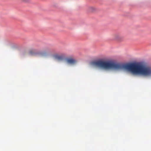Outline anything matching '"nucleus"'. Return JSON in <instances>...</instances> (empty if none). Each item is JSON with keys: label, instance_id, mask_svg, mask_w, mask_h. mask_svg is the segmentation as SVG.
Wrapping results in <instances>:
<instances>
[{"label": "nucleus", "instance_id": "f257e3e1", "mask_svg": "<svg viewBox=\"0 0 151 151\" xmlns=\"http://www.w3.org/2000/svg\"><path fill=\"white\" fill-rule=\"evenodd\" d=\"M91 64L105 70L124 69L130 72L133 75L151 77V66L144 63L123 64L99 60L91 62Z\"/></svg>", "mask_w": 151, "mask_h": 151}, {"label": "nucleus", "instance_id": "f03ea898", "mask_svg": "<svg viewBox=\"0 0 151 151\" xmlns=\"http://www.w3.org/2000/svg\"><path fill=\"white\" fill-rule=\"evenodd\" d=\"M50 50L48 47H45L43 49V50L41 52L37 53H36L33 51H30L29 53L30 55H37L41 57H45L47 55L48 53L50 52Z\"/></svg>", "mask_w": 151, "mask_h": 151}, {"label": "nucleus", "instance_id": "20e7f679", "mask_svg": "<svg viewBox=\"0 0 151 151\" xmlns=\"http://www.w3.org/2000/svg\"><path fill=\"white\" fill-rule=\"evenodd\" d=\"M115 37L114 38L115 39L118 40V39L119 38V36L118 35H114Z\"/></svg>", "mask_w": 151, "mask_h": 151}, {"label": "nucleus", "instance_id": "7ed1b4c3", "mask_svg": "<svg viewBox=\"0 0 151 151\" xmlns=\"http://www.w3.org/2000/svg\"><path fill=\"white\" fill-rule=\"evenodd\" d=\"M66 61L68 63L71 65H74L77 62L76 60L71 58L67 59H66Z\"/></svg>", "mask_w": 151, "mask_h": 151}, {"label": "nucleus", "instance_id": "423d86ee", "mask_svg": "<svg viewBox=\"0 0 151 151\" xmlns=\"http://www.w3.org/2000/svg\"><path fill=\"white\" fill-rule=\"evenodd\" d=\"M22 1L25 2H27L29 0H22Z\"/></svg>", "mask_w": 151, "mask_h": 151}, {"label": "nucleus", "instance_id": "39448f33", "mask_svg": "<svg viewBox=\"0 0 151 151\" xmlns=\"http://www.w3.org/2000/svg\"><path fill=\"white\" fill-rule=\"evenodd\" d=\"M56 58L58 59H59V60H60V59H62V58L60 56H57L56 57Z\"/></svg>", "mask_w": 151, "mask_h": 151}]
</instances>
